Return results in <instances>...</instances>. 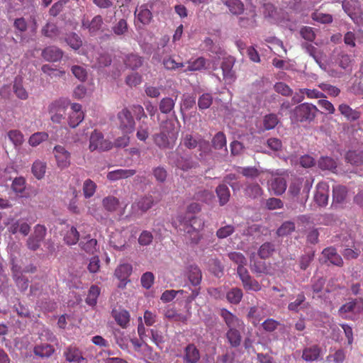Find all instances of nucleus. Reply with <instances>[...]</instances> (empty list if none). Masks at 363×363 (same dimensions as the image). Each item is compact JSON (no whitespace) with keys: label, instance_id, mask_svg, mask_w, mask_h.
<instances>
[{"label":"nucleus","instance_id":"obj_38","mask_svg":"<svg viewBox=\"0 0 363 363\" xmlns=\"http://www.w3.org/2000/svg\"><path fill=\"white\" fill-rule=\"evenodd\" d=\"M243 293L241 289L234 287L228 291L226 294L228 301L233 304H238L242 300Z\"/></svg>","mask_w":363,"mask_h":363},{"label":"nucleus","instance_id":"obj_40","mask_svg":"<svg viewBox=\"0 0 363 363\" xmlns=\"http://www.w3.org/2000/svg\"><path fill=\"white\" fill-rule=\"evenodd\" d=\"M274 250V245L272 242H267L260 246L258 250V255L261 259H267L272 255Z\"/></svg>","mask_w":363,"mask_h":363},{"label":"nucleus","instance_id":"obj_48","mask_svg":"<svg viewBox=\"0 0 363 363\" xmlns=\"http://www.w3.org/2000/svg\"><path fill=\"white\" fill-rule=\"evenodd\" d=\"M53 352V347L47 344L38 345L34 348V353L41 357H50Z\"/></svg>","mask_w":363,"mask_h":363},{"label":"nucleus","instance_id":"obj_2","mask_svg":"<svg viewBox=\"0 0 363 363\" xmlns=\"http://www.w3.org/2000/svg\"><path fill=\"white\" fill-rule=\"evenodd\" d=\"M178 136L174 123L169 120L163 121L160 126V133L152 135L155 144L160 149L173 147Z\"/></svg>","mask_w":363,"mask_h":363},{"label":"nucleus","instance_id":"obj_63","mask_svg":"<svg viewBox=\"0 0 363 363\" xmlns=\"http://www.w3.org/2000/svg\"><path fill=\"white\" fill-rule=\"evenodd\" d=\"M242 286L245 290H250L254 291H259L261 290V284L251 276L247 279V281L242 282Z\"/></svg>","mask_w":363,"mask_h":363},{"label":"nucleus","instance_id":"obj_37","mask_svg":"<svg viewBox=\"0 0 363 363\" xmlns=\"http://www.w3.org/2000/svg\"><path fill=\"white\" fill-rule=\"evenodd\" d=\"M320 354V349L316 346H313L306 348L303 351L302 357L306 362H313L318 359Z\"/></svg>","mask_w":363,"mask_h":363},{"label":"nucleus","instance_id":"obj_59","mask_svg":"<svg viewBox=\"0 0 363 363\" xmlns=\"http://www.w3.org/2000/svg\"><path fill=\"white\" fill-rule=\"evenodd\" d=\"M96 189V185L92 180L88 179L84 181L83 184V192L86 198L91 197L94 194Z\"/></svg>","mask_w":363,"mask_h":363},{"label":"nucleus","instance_id":"obj_39","mask_svg":"<svg viewBox=\"0 0 363 363\" xmlns=\"http://www.w3.org/2000/svg\"><path fill=\"white\" fill-rule=\"evenodd\" d=\"M225 5L234 15H240L244 11V5L240 0H225Z\"/></svg>","mask_w":363,"mask_h":363},{"label":"nucleus","instance_id":"obj_7","mask_svg":"<svg viewBox=\"0 0 363 363\" xmlns=\"http://www.w3.org/2000/svg\"><path fill=\"white\" fill-rule=\"evenodd\" d=\"M55 157L57 167L64 169L67 168L71 164V155L65 147L56 145L53 150Z\"/></svg>","mask_w":363,"mask_h":363},{"label":"nucleus","instance_id":"obj_21","mask_svg":"<svg viewBox=\"0 0 363 363\" xmlns=\"http://www.w3.org/2000/svg\"><path fill=\"white\" fill-rule=\"evenodd\" d=\"M348 190L345 186L335 185L333 187V199L337 203H343L347 196Z\"/></svg>","mask_w":363,"mask_h":363},{"label":"nucleus","instance_id":"obj_28","mask_svg":"<svg viewBox=\"0 0 363 363\" xmlns=\"http://www.w3.org/2000/svg\"><path fill=\"white\" fill-rule=\"evenodd\" d=\"M304 48L306 49V52L314 59V60L320 66V67L323 69H325V67H323V65L321 62L323 52L310 43H306L304 45Z\"/></svg>","mask_w":363,"mask_h":363},{"label":"nucleus","instance_id":"obj_1","mask_svg":"<svg viewBox=\"0 0 363 363\" xmlns=\"http://www.w3.org/2000/svg\"><path fill=\"white\" fill-rule=\"evenodd\" d=\"M172 225L183 232L186 240L191 244H198L202 238L201 230L204 227L203 220L197 216L178 215L172 220Z\"/></svg>","mask_w":363,"mask_h":363},{"label":"nucleus","instance_id":"obj_13","mask_svg":"<svg viewBox=\"0 0 363 363\" xmlns=\"http://www.w3.org/2000/svg\"><path fill=\"white\" fill-rule=\"evenodd\" d=\"M66 360L70 363H83L86 362L82 352L73 347H68L64 352Z\"/></svg>","mask_w":363,"mask_h":363},{"label":"nucleus","instance_id":"obj_18","mask_svg":"<svg viewBox=\"0 0 363 363\" xmlns=\"http://www.w3.org/2000/svg\"><path fill=\"white\" fill-rule=\"evenodd\" d=\"M123 61L125 67L133 70L138 69L143 64V58L135 53L128 54Z\"/></svg>","mask_w":363,"mask_h":363},{"label":"nucleus","instance_id":"obj_31","mask_svg":"<svg viewBox=\"0 0 363 363\" xmlns=\"http://www.w3.org/2000/svg\"><path fill=\"white\" fill-rule=\"evenodd\" d=\"M216 193L219 199L220 206L226 204L230 199V192L228 187L225 184H220L216 187Z\"/></svg>","mask_w":363,"mask_h":363},{"label":"nucleus","instance_id":"obj_11","mask_svg":"<svg viewBox=\"0 0 363 363\" xmlns=\"http://www.w3.org/2000/svg\"><path fill=\"white\" fill-rule=\"evenodd\" d=\"M169 159L170 162L184 171L189 170L193 167L191 160L180 156L177 152H172L169 156Z\"/></svg>","mask_w":363,"mask_h":363},{"label":"nucleus","instance_id":"obj_36","mask_svg":"<svg viewBox=\"0 0 363 363\" xmlns=\"http://www.w3.org/2000/svg\"><path fill=\"white\" fill-rule=\"evenodd\" d=\"M7 136L16 148L20 147L24 142V135L19 130H9Z\"/></svg>","mask_w":363,"mask_h":363},{"label":"nucleus","instance_id":"obj_45","mask_svg":"<svg viewBox=\"0 0 363 363\" xmlns=\"http://www.w3.org/2000/svg\"><path fill=\"white\" fill-rule=\"evenodd\" d=\"M105 209L109 212L116 211L119 206V200L112 196L105 197L102 201Z\"/></svg>","mask_w":363,"mask_h":363},{"label":"nucleus","instance_id":"obj_14","mask_svg":"<svg viewBox=\"0 0 363 363\" xmlns=\"http://www.w3.org/2000/svg\"><path fill=\"white\" fill-rule=\"evenodd\" d=\"M43 57L49 62H57L63 56V52L55 46H49L42 51Z\"/></svg>","mask_w":363,"mask_h":363},{"label":"nucleus","instance_id":"obj_15","mask_svg":"<svg viewBox=\"0 0 363 363\" xmlns=\"http://www.w3.org/2000/svg\"><path fill=\"white\" fill-rule=\"evenodd\" d=\"M322 255L331 264L338 267L343 265V260L341 256L337 254L335 248L333 247H326L323 250Z\"/></svg>","mask_w":363,"mask_h":363},{"label":"nucleus","instance_id":"obj_54","mask_svg":"<svg viewBox=\"0 0 363 363\" xmlns=\"http://www.w3.org/2000/svg\"><path fill=\"white\" fill-rule=\"evenodd\" d=\"M46 233L47 228L45 226L43 225L38 224L34 227V231L30 235L41 244L46 236Z\"/></svg>","mask_w":363,"mask_h":363},{"label":"nucleus","instance_id":"obj_3","mask_svg":"<svg viewBox=\"0 0 363 363\" xmlns=\"http://www.w3.org/2000/svg\"><path fill=\"white\" fill-rule=\"evenodd\" d=\"M318 112V109L315 105L309 103H303L294 108L291 118L297 123H311L315 119Z\"/></svg>","mask_w":363,"mask_h":363},{"label":"nucleus","instance_id":"obj_60","mask_svg":"<svg viewBox=\"0 0 363 363\" xmlns=\"http://www.w3.org/2000/svg\"><path fill=\"white\" fill-rule=\"evenodd\" d=\"M42 33L48 38H53L59 34L57 26L54 23H48L42 29Z\"/></svg>","mask_w":363,"mask_h":363},{"label":"nucleus","instance_id":"obj_29","mask_svg":"<svg viewBox=\"0 0 363 363\" xmlns=\"http://www.w3.org/2000/svg\"><path fill=\"white\" fill-rule=\"evenodd\" d=\"M79 233L74 226L68 227L64 235V241L67 245H73L78 242Z\"/></svg>","mask_w":363,"mask_h":363},{"label":"nucleus","instance_id":"obj_4","mask_svg":"<svg viewBox=\"0 0 363 363\" xmlns=\"http://www.w3.org/2000/svg\"><path fill=\"white\" fill-rule=\"evenodd\" d=\"M69 101L67 99L60 98L52 102L48 106L49 113L52 122L60 123L65 115Z\"/></svg>","mask_w":363,"mask_h":363},{"label":"nucleus","instance_id":"obj_55","mask_svg":"<svg viewBox=\"0 0 363 363\" xmlns=\"http://www.w3.org/2000/svg\"><path fill=\"white\" fill-rule=\"evenodd\" d=\"M278 123V117L274 113H269L266 115L263 121V125L266 130H272L274 128Z\"/></svg>","mask_w":363,"mask_h":363},{"label":"nucleus","instance_id":"obj_57","mask_svg":"<svg viewBox=\"0 0 363 363\" xmlns=\"http://www.w3.org/2000/svg\"><path fill=\"white\" fill-rule=\"evenodd\" d=\"M246 194L253 199H257L262 195L263 191L258 184H252L247 186Z\"/></svg>","mask_w":363,"mask_h":363},{"label":"nucleus","instance_id":"obj_62","mask_svg":"<svg viewBox=\"0 0 363 363\" xmlns=\"http://www.w3.org/2000/svg\"><path fill=\"white\" fill-rule=\"evenodd\" d=\"M11 188L16 194H21L26 189V179L23 177H16L13 179Z\"/></svg>","mask_w":363,"mask_h":363},{"label":"nucleus","instance_id":"obj_25","mask_svg":"<svg viewBox=\"0 0 363 363\" xmlns=\"http://www.w3.org/2000/svg\"><path fill=\"white\" fill-rule=\"evenodd\" d=\"M271 189L276 195L283 194L286 189V181L281 177H274L271 182Z\"/></svg>","mask_w":363,"mask_h":363},{"label":"nucleus","instance_id":"obj_49","mask_svg":"<svg viewBox=\"0 0 363 363\" xmlns=\"http://www.w3.org/2000/svg\"><path fill=\"white\" fill-rule=\"evenodd\" d=\"M295 230V223L292 221H285L277 229V234L278 236H286Z\"/></svg>","mask_w":363,"mask_h":363},{"label":"nucleus","instance_id":"obj_5","mask_svg":"<svg viewBox=\"0 0 363 363\" xmlns=\"http://www.w3.org/2000/svg\"><path fill=\"white\" fill-rule=\"evenodd\" d=\"M118 128L124 134L132 133L135 128V122L131 111L128 108H123L117 114Z\"/></svg>","mask_w":363,"mask_h":363},{"label":"nucleus","instance_id":"obj_20","mask_svg":"<svg viewBox=\"0 0 363 363\" xmlns=\"http://www.w3.org/2000/svg\"><path fill=\"white\" fill-rule=\"evenodd\" d=\"M188 279L193 286H199L202 279V273L201 269L196 265H191L187 272Z\"/></svg>","mask_w":363,"mask_h":363},{"label":"nucleus","instance_id":"obj_16","mask_svg":"<svg viewBox=\"0 0 363 363\" xmlns=\"http://www.w3.org/2000/svg\"><path fill=\"white\" fill-rule=\"evenodd\" d=\"M299 93L300 95L296 94V96L293 97V100L297 103L301 102L304 99V94H306L309 99H321L325 97V95L323 92L315 89H301L299 90Z\"/></svg>","mask_w":363,"mask_h":363},{"label":"nucleus","instance_id":"obj_9","mask_svg":"<svg viewBox=\"0 0 363 363\" xmlns=\"http://www.w3.org/2000/svg\"><path fill=\"white\" fill-rule=\"evenodd\" d=\"M183 145L188 149H194L199 146L200 150H203L204 152L209 150V144L208 142L195 139L191 134H186L182 139Z\"/></svg>","mask_w":363,"mask_h":363},{"label":"nucleus","instance_id":"obj_61","mask_svg":"<svg viewBox=\"0 0 363 363\" xmlns=\"http://www.w3.org/2000/svg\"><path fill=\"white\" fill-rule=\"evenodd\" d=\"M67 44L74 50H78L82 45L81 38L75 33H72L66 38Z\"/></svg>","mask_w":363,"mask_h":363},{"label":"nucleus","instance_id":"obj_23","mask_svg":"<svg viewBox=\"0 0 363 363\" xmlns=\"http://www.w3.org/2000/svg\"><path fill=\"white\" fill-rule=\"evenodd\" d=\"M135 15L137 16L138 20L143 24H148L152 19V13L147 7V4L142 5L139 9H136Z\"/></svg>","mask_w":363,"mask_h":363},{"label":"nucleus","instance_id":"obj_22","mask_svg":"<svg viewBox=\"0 0 363 363\" xmlns=\"http://www.w3.org/2000/svg\"><path fill=\"white\" fill-rule=\"evenodd\" d=\"M154 204L152 196L148 195L141 197L138 201L133 203V208H137L142 213L147 211Z\"/></svg>","mask_w":363,"mask_h":363},{"label":"nucleus","instance_id":"obj_27","mask_svg":"<svg viewBox=\"0 0 363 363\" xmlns=\"http://www.w3.org/2000/svg\"><path fill=\"white\" fill-rule=\"evenodd\" d=\"M345 160L352 165L359 166L363 164V151L350 150L345 155Z\"/></svg>","mask_w":363,"mask_h":363},{"label":"nucleus","instance_id":"obj_43","mask_svg":"<svg viewBox=\"0 0 363 363\" xmlns=\"http://www.w3.org/2000/svg\"><path fill=\"white\" fill-rule=\"evenodd\" d=\"M48 134L45 132H37L30 135L28 144L32 147H36L41 143L48 139Z\"/></svg>","mask_w":363,"mask_h":363},{"label":"nucleus","instance_id":"obj_52","mask_svg":"<svg viewBox=\"0 0 363 363\" xmlns=\"http://www.w3.org/2000/svg\"><path fill=\"white\" fill-rule=\"evenodd\" d=\"M311 18L313 21H315L320 23H330L333 22V16L329 13H323L318 11H315L311 14Z\"/></svg>","mask_w":363,"mask_h":363},{"label":"nucleus","instance_id":"obj_6","mask_svg":"<svg viewBox=\"0 0 363 363\" xmlns=\"http://www.w3.org/2000/svg\"><path fill=\"white\" fill-rule=\"evenodd\" d=\"M113 144L111 141L105 140L104 135L100 131L94 130L89 138V150L93 152L94 150L106 151L112 148Z\"/></svg>","mask_w":363,"mask_h":363},{"label":"nucleus","instance_id":"obj_47","mask_svg":"<svg viewBox=\"0 0 363 363\" xmlns=\"http://www.w3.org/2000/svg\"><path fill=\"white\" fill-rule=\"evenodd\" d=\"M200 357L198 350L194 345H189L186 348L185 360L186 363H195Z\"/></svg>","mask_w":363,"mask_h":363},{"label":"nucleus","instance_id":"obj_17","mask_svg":"<svg viewBox=\"0 0 363 363\" xmlns=\"http://www.w3.org/2000/svg\"><path fill=\"white\" fill-rule=\"evenodd\" d=\"M136 173L135 169H118L111 172H109L107 174V179L109 181L114 182L119 179H128L129 177H133Z\"/></svg>","mask_w":363,"mask_h":363},{"label":"nucleus","instance_id":"obj_53","mask_svg":"<svg viewBox=\"0 0 363 363\" xmlns=\"http://www.w3.org/2000/svg\"><path fill=\"white\" fill-rule=\"evenodd\" d=\"M46 233L47 228L45 226L43 225L38 224L34 227V231L30 235L41 244L46 236Z\"/></svg>","mask_w":363,"mask_h":363},{"label":"nucleus","instance_id":"obj_50","mask_svg":"<svg viewBox=\"0 0 363 363\" xmlns=\"http://www.w3.org/2000/svg\"><path fill=\"white\" fill-rule=\"evenodd\" d=\"M128 30V25L126 20L120 19L113 27L112 31L116 35H125Z\"/></svg>","mask_w":363,"mask_h":363},{"label":"nucleus","instance_id":"obj_51","mask_svg":"<svg viewBox=\"0 0 363 363\" xmlns=\"http://www.w3.org/2000/svg\"><path fill=\"white\" fill-rule=\"evenodd\" d=\"M252 272L259 276L260 274H267L269 273V269L266 263L263 261H255L250 266Z\"/></svg>","mask_w":363,"mask_h":363},{"label":"nucleus","instance_id":"obj_10","mask_svg":"<svg viewBox=\"0 0 363 363\" xmlns=\"http://www.w3.org/2000/svg\"><path fill=\"white\" fill-rule=\"evenodd\" d=\"M235 64L233 58H225L221 63L223 79L227 83H231L235 79V74L233 68Z\"/></svg>","mask_w":363,"mask_h":363},{"label":"nucleus","instance_id":"obj_19","mask_svg":"<svg viewBox=\"0 0 363 363\" xmlns=\"http://www.w3.org/2000/svg\"><path fill=\"white\" fill-rule=\"evenodd\" d=\"M81 249L86 253L93 255L98 250L97 240L90 236L84 238L79 242Z\"/></svg>","mask_w":363,"mask_h":363},{"label":"nucleus","instance_id":"obj_41","mask_svg":"<svg viewBox=\"0 0 363 363\" xmlns=\"http://www.w3.org/2000/svg\"><path fill=\"white\" fill-rule=\"evenodd\" d=\"M318 167L323 170L334 171L337 167V163L330 157H321L318 161Z\"/></svg>","mask_w":363,"mask_h":363},{"label":"nucleus","instance_id":"obj_56","mask_svg":"<svg viewBox=\"0 0 363 363\" xmlns=\"http://www.w3.org/2000/svg\"><path fill=\"white\" fill-rule=\"evenodd\" d=\"M303 179L300 178H294L291 181L289 188V194L295 197L297 196L301 191L302 187Z\"/></svg>","mask_w":363,"mask_h":363},{"label":"nucleus","instance_id":"obj_46","mask_svg":"<svg viewBox=\"0 0 363 363\" xmlns=\"http://www.w3.org/2000/svg\"><path fill=\"white\" fill-rule=\"evenodd\" d=\"M150 135V128L147 123L143 121L138 127L136 137L143 142H145Z\"/></svg>","mask_w":363,"mask_h":363},{"label":"nucleus","instance_id":"obj_64","mask_svg":"<svg viewBox=\"0 0 363 363\" xmlns=\"http://www.w3.org/2000/svg\"><path fill=\"white\" fill-rule=\"evenodd\" d=\"M228 257L231 261L238 264V267H243L247 264V259L241 252H230L228 254Z\"/></svg>","mask_w":363,"mask_h":363},{"label":"nucleus","instance_id":"obj_33","mask_svg":"<svg viewBox=\"0 0 363 363\" xmlns=\"http://www.w3.org/2000/svg\"><path fill=\"white\" fill-rule=\"evenodd\" d=\"M101 293V289L97 285H91L88 291L86 303L90 306H94L97 303V299Z\"/></svg>","mask_w":363,"mask_h":363},{"label":"nucleus","instance_id":"obj_42","mask_svg":"<svg viewBox=\"0 0 363 363\" xmlns=\"http://www.w3.org/2000/svg\"><path fill=\"white\" fill-rule=\"evenodd\" d=\"M212 145L215 149L224 148L225 151L227 152L225 135L223 132L217 133L212 139Z\"/></svg>","mask_w":363,"mask_h":363},{"label":"nucleus","instance_id":"obj_8","mask_svg":"<svg viewBox=\"0 0 363 363\" xmlns=\"http://www.w3.org/2000/svg\"><path fill=\"white\" fill-rule=\"evenodd\" d=\"M329 198V186L326 182H319L316 186V190L314 195V201L320 207L325 206L328 204Z\"/></svg>","mask_w":363,"mask_h":363},{"label":"nucleus","instance_id":"obj_12","mask_svg":"<svg viewBox=\"0 0 363 363\" xmlns=\"http://www.w3.org/2000/svg\"><path fill=\"white\" fill-rule=\"evenodd\" d=\"M104 24L103 18L101 15L95 16L91 21L83 18L82 21V27L88 29L91 34L96 33Z\"/></svg>","mask_w":363,"mask_h":363},{"label":"nucleus","instance_id":"obj_58","mask_svg":"<svg viewBox=\"0 0 363 363\" xmlns=\"http://www.w3.org/2000/svg\"><path fill=\"white\" fill-rule=\"evenodd\" d=\"M213 103V97L208 93L203 94L198 99V106L200 110L208 108Z\"/></svg>","mask_w":363,"mask_h":363},{"label":"nucleus","instance_id":"obj_44","mask_svg":"<svg viewBox=\"0 0 363 363\" xmlns=\"http://www.w3.org/2000/svg\"><path fill=\"white\" fill-rule=\"evenodd\" d=\"M175 101L170 97L163 98L159 104V109L162 113H169L174 108Z\"/></svg>","mask_w":363,"mask_h":363},{"label":"nucleus","instance_id":"obj_30","mask_svg":"<svg viewBox=\"0 0 363 363\" xmlns=\"http://www.w3.org/2000/svg\"><path fill=\"white\" fill-rule=\"evenodd\" d=\"M132 265L128 263L120 264L115 270V276L121 281L126 280L131 274Z\"/></svg>","mask_w":363,"mask_h":363},{"label":"nucleus","instance_id":"obj_35","mask_svg":"<svg viewBox=\"0 0 363 363\" xmlns=\"http://www.w3.org/2000/svg\"><path fill=\"white\" fill-rule=\"evenodd\" d=\"M338 110L342 115L350 121H356L360 116L359 112L353 110L345 104H340L338 107Z\"/></svg>","mask_w":363,"mask_h":363},{"label":"nucleus","instance_id":"obj_24","mask_svg":"<svg viewBox=\"0 0 363 363\" xmlns=\"http://www.w3.org/2000/svg\"><path fill=\"white\" fill-rule=\"evenodd\" d=\"M13 90L18 99L21 100L28 99V94L23 86V78L21 77L18 76L15 78Z\"/></svg>","mask_w":363,"mask_h":363},{"label":"nucleus","instance_id":"obj_26","mask_svg":"<svg viewBox=\"0 0 363 363\" xmlns=\"http://www.w3.org/2000/svg\"><path fill=\"white\" fill-rule=\"evenodd\" d=\"M47 169V164L45 162L37 160L32 165L31 172L33 176L38 180L43 179L45 176Z\"/></svg>","mask_w":363,"mask_h":363},{"label":"nucleus","instance_id":"obj_34","mask_svg":"<svg viewBox=\"0 0 363 363\" xmlns=\"http://www.w3.org/2000/svg\"><path fill=\"white\" fill-rule=\"evenodd\" d=\"M352 62L351 56L343 52L340 53L336 60L337 65L347 72L352 70Z\"/></svg>","mask_w":363,"mask_h":363},{"label":"nucleus","instance_id":"obj_32","mask_svg":"<svg viewBox=\"0 0 363 363\" xmlns=\"http://www.w3.org/2000/svg\"><path fill=\"white\" fill-rule=\"evenodd\" d=\"M187 64L184 72L200 71L206 67V60L203 57H199L194 60H189Z\"/></svg>","mask_w":363,"mask_h":363}]
</instances>
